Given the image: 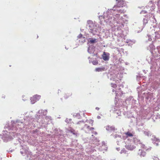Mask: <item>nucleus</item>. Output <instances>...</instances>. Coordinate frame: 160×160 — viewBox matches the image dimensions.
<instances>
[{"label": "nucleus", "mask_w": 160, "mask_h": 160, "mask_svg": "<svg viewBox=\"0 0 160 160\" xmlns=\"http://www.w3.org/2000/svg\"><path fill=\"white\" fill-rule=\"evenodd\" d=\"M112 59L114 61H116L117 59V58L116 55H113L112 56Z\"/></svg>", "instance_id": "obj_35"}, {"label": "nucleus", "mask_w": 160, "mask_h": 160, "mask_svg": "<svg viewBox=\"0 0 160 160\" xmlns=\"http://www.w3.org/2000/svg\"><path fill=\"white\" fill-rule=\"evenodd\" d=\"M59 136H60L62 135V133L59 134Z\"/></svg>", "instance_id": "obj_64"}, {"label": "nucleus", "mask_w": 160, "mask_h": 160, "mask_svg": "<svg viewBox=\"0 0 160 160\" xmlns=\"http://www.w3.org/2000/svg\"><path fill=\"white\" fill-rule=\"evenodd\" d=\"M47 112L46 110H39L35 116V118H32L31 115L26 116L23 118L24 123L29 128L35 127L38 123L41 126H44L46 123L45 118L47 120L51 119V117L46 116Z\"/></svg>", "instance_id": "obj_1"}, {"label": "nucleus", "mask_w": 160, "mask_h": 160, "mask_svg": "<svg viewBox=\"0 0 160 160\" xmlns=\"http://www.w3.org/2000/svg\"><path fill=\"white\" fill-rule=\"evenodd\" d=\"M89 129L91 130L92 129H94V128H92V127H91V128H89Z\"/></svg>", "instance_id": "obj_53"}, {"label": "nucleus", "mask_w": 160, "mask_h": 160, "mask_svg": "<svg viewBox=\"0 0 160 160\" xmlns=\"http://www.w3.org/2000/svg\"><path fill=\"white\" fill-rule=\"evenodd\" d=\"M105 69L104 68H97L95 69V71L96 72H102V71H104Z\"/></svg>", "instance_id": "obj_30"}, {"label": "nucleus", "mask_w": 160, "mask_h": 160, "mask_svg": "<svg viewBox=\"0 0 160 160\" xmlns=\"http://www.w3.org/2000/svg\"><path fill=\"white\" fill-rule=\"evenodd\" d=\"M65 121V122L67 123H71L72 122V120L71 119L66 118Z\"/></svg>", "instance_id": "obj_33"}, {"label": "nucleus", "mask_w": 160, "mask_h": 160, "mask_svg": "<svg viewBox=\"0 0 160 160\" xmlns=\"http://www.w3.org/2000/svg\"><path fill=\"white\" fill-rule=\"evenodd\" d=\"M96 151L95 149H93L91 150V152H93L94 151Z\"/></svg>", "instance_id": "obj_50"}, {"label": "nucleus", "mask_w": 160, "mask_h": 160, "mask_svg": "<svg viewBox=\"0 0 160 160\" xmlns=\"http://www.w3.org/2000/svg\"><path fill=\"white\" fill-rule=\"evenodd\" d=\"M80 39L79 40V43L82 44L86 40L85 39V37H83L81 39Z\"/></svg>", "instance_id": "obj_32"}, {"label": "nucleus", "mask_w": 160, "mask_h": 160, "mask_svg": "<svg viewBox=\"0 0 160 160\" xmlns=\"http://www.w3.org/2000/svg\"><path fill=\"white\" fill-rule=\"evenodd\" d=\"M117 150L118 151H119L120 150V148H117Z\"/></svg>", "instance_id": "obj_60"}, {"label": "nucleus", "mask_w": 160, "mask_h": 160, "mask_svg": "<svg viewBox=\"0 0 160 160\" xmlns=\"http://www.w3.org/2000/svg\"><path fill=\"white\" fill-rule=\"evenodd\" d=\"M91 122H92V124L93 122V120H91L90 123H91Z\"/></svg>", "instance_id": "obj_55"}, {"label": "nucleus", "mask_w": 160, "mask_h": 160, "mask_svg": "<svg viewBox=\"0 0 160 160\" xmlns=\"http://www.w3.org/2000/svg\"><path fill=\"white\" fill-rule=\"evenodd\" d=\"M13 151H14V149H11V148H10L8 150H7V151L8 153H9V152H12Z\"/></svg>", "instance_id": "obj_42"}, {"label": "nucleus", "mask_w": 160, "mask_h": 160, "mask_svg": "<svg viewBox=\"0 0 160 160\" xmlns=\"http://www.w3.org/2000/svg\"><path fill=\"white\" fill-rule=\"evenodd\" d=\"M97 118L98 119H100L101 118V117L99 116H98L97 117Z\"/></svg>", "instance_id": "obj_52"}, {"label": "nucleus", "mask_w": 160, "mask_h": 160, "mask_svg": "<svg viewBox=\"0 0 160 160\" xmlns=\"http://www.w3.org/2000/svg\"><path fill=\"white\" fill-rule=\"evenodd\" d=\"M123 16H124V17H126V18H128V17L127 16V15L126 14H124L123 15Z\"/></svg>", "instance_id": "obj_49"}, {"label": "nucleus", "mask_w": 160, "mask_h": 160, "mask_svg": "<svg viewBox=\"0 0 160 160\" xmlns=\"http://www.w3.org/2000/svg\"><path fill=\"white\" fill-rule=\"evenodd\" d=\"M158 6L160 7V0H159L158 2Z\"/></svg>", "instance_id": "obj_47"}, {"label": "nucleus", "mask_w": 160, "mask_h": 160, "mask_svg": "<svg viewBox=\"0 0 160 160\" xmlns=\"http://www.w3.org/2000/svg\"><path fill=\"white\" fill-rule=\"evenodd\" d=\"M89 46L88 51L89 53L92 54V56H94L96 55V54L94 53L95 50V47L92 45H88Z\"/></svg>", "instance_id": "obj_10"}, {"label": "nucleus", "mask_w": 160, "mask_h": 160, "mask_svg": "<svg viewBox=\"0 0 160 160\" xmlns=\"http://www.w3.org/2000/svg\"><path fill=\"white\" fill-rule=\"evenodd\" d=\"M64 97L65 99H67L68 98V97H67V96H64Z\"/></svg>", "instance_id": "obj_56"}, {"label": "nucleus", "mask_w": 160, "mask_h": 160, "mask_svg": "<svg viewBox=\"0 0 160 160\" xmlns=\"http://www.w3.org/2000/svg\"><path fill=\"white\" fill-rule=\"evenodd\" d=\"M147 13V12L145 10H142L141 11V13Z\"/></svg>", "instance_id": "obj_46"}, {"label": "nucleus", "mask_w": 160, "mask_h": 160, "mask_svg": "<svg viewBox=\"0 0 160 160\" xmlns=\"http://www.w3.org/2000/svg\"><path fill=\"white\" fill-rule=\"evenodd\" d=\"M18 138V140L17 141L16 143H15V144H18V142L20 144V152L23 156L27 155V156L26 157V159H28V158L29 157V155H31V152L29 151V149L28 147L25 145L23 143H22L21 140V139Z\"/></svg>", "instance_id": "obj_5"}, {"label": "nucleus", "mask_w": 160, "mask_h": 160, "mask_svg": "<svg viewBox=\"0 0 160 160\" xmlns=\"http://www.w3.org/2000/svg\"><path fill=\"white\" fill-rule=\"evenodd\" d=\"M148 40L150 41L152 40V37L150 35H148Z\"/></svg>", "instance_id": "obj_40"}, {"label": "nucleus", "mask_w": 160, "mask_h": 160, "mask_svg": "<svg viewBox=\"0 0 160 160\" xmlns=\"http://www.w3.org/2000/svg\"><path fill=\"white\" fill-rule=\"evenodd\" d=\"M123 153H126V151L125 150V149H123L120 152V153L121 154Z\"/></svg>", "instance_id": "obj_45"}, {"label": "nucleus", "mask_w": 160, "mask_h": 160, "mask_svg": "<svg viewBox=\"0 0 160 160\" xmlns=\"http://www.w3.org/2000/svg\"><path fill=\"white\" fill-rule=\"evenodd\" d=\"M139 145H140L142 148L146 150V151H149L150 150L151 148V147H149V148H147L145 146V145L144 144H142L141 142L139 144Z\"/></svg>", "instance_id": "obj_25"}, {"label": "nucleus", "mask_w": 160, "mask_h": 160, "mask_svg": "<svg viewBox=\"0 0 160 160\" xmlns=\"http://www.w3.org/2000/svg\"><path fill=\"white\" fill-rule=\"evenodd\" d=\"M97 42V39L96 38H89L88 42V45H90L91 44H93Z\"/></svg>", "instance_id": "obj_14"}, {"label": "nucleus", "mask_w": 160, "mask_h": 160, "mask_svg": "<svg viewBox=\"0 0 160 160\" xmlns=\"http://www.w3.org/2000/svg\"><path fill=\"white\" fill-rule=\"evenodd\" d=\"M27 114V112H25L23 114V115H26V114Z\"/></svg>", "instance_id": "obj_58"}, {"label": "nucleus", "mask_w": 160, "mask_h": 160, "mask_svg": "<svg viewBox=\"0 0 160 160\" xmlns=\"http://www.w3.org/2000/svg\"><path fill=\"white\" fill-rule=\"evenodd\" d=\"M155 35L154 37H153V40L158 39L160 38V31L155 32Z\"/></svg>", "instance_id": "obj_21"}, {"label": "nucleus", "mask_w": 160, "mask_h": 160, "mask_svg": "<svg viewBox=\"0 0 160 160\" xmlns=\"http://www.w3.org/2000/svg\"><path fill=\"white\" fill-rule=\"evenodd\" d=\"M55 131H58V129L57 128H55Z\"/></svg>", "instance_id": "obj_57"}, {"label": "nucleus", "mask_w": 160, "mask_h": 160, "mask_svg": "<svg viewBox=\"0 0 160 160\" xmlns=\"http://www.w3.org/2000/svg\"><path fill=\"white\" fill-rule=\"evenodd\" d=\"M0 160H2V157L0 156Z\"/></svg>", "instance_id": "obj_61"}, {"label": "nucleus", "mask_w": 160, "mask_h": 160, "mask_svg": "<svg viewBox=\"0 0 160 160\" xmlns=\"http://www.w3.org/2000/svg\"><path fill=\"white\" fill-rule=\"evenodd\" d=\"M29 156L30 157V158H29V160H40L38 158H36L35 156H31V155Z\"/></svg>", "instance_id": "obj_29"}, {"label": "nucleus", "mask_w": 160, "mask_h": 160, "mask_svg": "<svg viewBox=\"0 0 160 160\" xmlns=\"http://www.w3.org/2000/svg\"><path fill=\"white\" fill-rule=\"evenodd\" d=\"M142 100L145 98L146 101H148L149 102H152L154 99V98L153 96V94L150 92H144L142 93Z\"/></svg>", "instance_id": "obj_7"}, {"label": "nucleus", "mask_w": 160, "mask_h": 160, "mask_svg": "<svg viewBox=\"0 0 160 160\" xmlns=\"http://www.w3.org/2000/svg\"><path fill=\"white\" fill-rule=\"evenodd\" d=\"M70 132L72 133L73 135H75L76 136H77L78 135V133L73 129H71L70 130Z\"/></svg>", "instance_id": "obj_31"}, {"label": "nucleus", "mask_w": 160, "mask_h": 160, "mask_svg": "<svg viewBox=\"0 0 160 160\" xmlns=\"http://www.w3.org/2000/svg\"><path fill=\"white\" fill-rule=\"evenodd\" d=\"M143 72H144L145 73H146V70H143Z\"/></svg>", "instance_id": "obj_59"}, {"label": "nucleus", "mask_w": 160, "mask_h": 160, "mask_svg": "<svg viewBox=\"0 0 160 160\" xmlns=\"http://www.w3.org/2000/svg\"><path fill=\"white\" fill-rule=\"evenodd\" d=\"M150 48H151V49H153L154 48V45L153 44H150L149 46Z\"/></svg>", "instance_id": "obj_44"}, {"label": "nucleus", "mask_w": 160, "mask_h": 160, "mask_svg": "<svg viewBox=\"0 0 160 160\" xmlns=\"http://www.w3.org/2000/svg\"><path fill=\"white\" fill-rule=\"evenodd\" d=\"M102 145H105V142L104 141L102 142Z\"/></svg>", "instance_id": "obj_51"}, {"label": "nucleus", "mask_w": 160, "mask_h": 160, "mask_svg": "<svg viewBox=\"0 0 160 160\" xmlns=\"http://www.w3.org/2000/svg\"><path fill=\"white\" fill-rule=\"evenodd\" d=\"M31 132L32 134L38 135L40 133V132L38 130L36 129L35 130L31 131Z\"/></svg>", "instance_id": "obj_28"}, {"label": "nucleus", "mask_w": 160, "mask_h": 160, "mask_svg": "<svg viewBox=\"0 0 160 160\" xmlns=\"http://www.w3.org/2000/svg\"><path fill=\"white\" fill-rule=\"evenodd\" d=\"M121 7L114 5L112 9H108L106 12H104L103 15H99L98 18L100 23H101V22L102 19L104 20L107 24L111 26L116 23L117 24L121 23L119 20L122 19V17H120L118 13L124 12V10L120 9Z\"/></svg>", "instance_id": "obj_2"}, {"label": "nucleus", "mask_w": 160, "mask_h": 160, "mask_svg": "<svg viewBox=\"0 0 160 160\" xmlns=\"http://www.w3.org/2000/svg\"><path fill=\"white\" fill-rule=\"evenodd\" d=\"M150 69L151 71L149 75V80L152 82V88L156 89L160 86V73L158 75V72L155 70V67L152 66L150 67Z\"/></svg>", "instance_id": "obj_4"}, {"label": "nucleus", "mask_w": 160, "mask_h": 160, "mask_svg": "<svg viewBox=\"0 0 160 160\" xmlns=\"http://www.w3.org/2000/svg\"><path fill=\"white\" fill-rule=\"evenodd\" d=\"M29 137L28 136H26L25 135H23L22 136V140H20L22 142L24 143L25 141L28 142L29 139Z\"/></svg>", "instance_id": "obj_19"}, {"label": "nucleus", "mask_w": 160, "mask_h": 160, "mask_svg": "<svg viewBox=\"0 0 160 160\" xmlns=\"http://www.w3.org/2000/svg\"><path fill=\"white\" fill-rule=\"evenodd\" d=\"M110 54L107 52H103L102 55V58L103 60L105 61H108L109 59Z\"/></svg>", "instance_id": "obj_13"}, {"label": "nucleus", "mask_w": 160, "mask_h": 160, "mask_svg": "<svg viewBox=\"0 0 160 160\" xmlns=\"http://www.w3.org/2000/svg\"><path fill=\"white\" fill-rule=\"evenodd\" d=\"M146 153L144 151H141L140 154L141 157H144L146 155Z\"/></svg>", "instance_id": "obj_34"}, {"label": "nucleus", "mask_w": 160, "mask_h": 160, "mask_svg": "<svg viewBox=\"0 0 160 160\" xmlns=\"http://www.w3.org/2000/svg\"><path fill=\"white\" fill-rule=\"evenodd\" d=\"M41 97V96L36 94L31 97L30 99L31 104H33L35 103Z\"/></svg>", "instance_id": "obj_11"}, {"label": "nucleus", "mask_w": 160, "mask_h": 160, "mask_svg": "<svg viewBox=\"0 0 160 160\" xmlns=\"http://www.w3.org/2000/svg\"><path fill=\"white\" fill-rule=\"evenodd\" d=\"M117 5L118 7H123L124 4V2L122 0H116Z\"/></svg>", "instance_id": "obj_18"}, {"label": "nucleus", "mask_w": 160, "mask_h": 160, "mask_svg": "<svg viewBox=\"0 0 160 160\" xmlns=\"http://www.w3.org/2000/svg\"><path fill=\"white\" fill-rule=\"evenodd\" d=\"M87 28L88 29L90 32L93 35L97 34L99 32V29L98 25L95 23H93L91 20L87 21V24L86 25Z\"/></svg>", "instance_id": "obj_6"}, {"label": "nucleus", "mask_w": 160, "mask_h": 160, "mask_svg": "<svg viewBox=\"0 0 160 160\" xmlns=\"http://www.w3.org/2000/svg\"><path fill=\"white\" fill-rule=\"evenodd\" d=\"M126 134L128 136L131 137L133 136L132 134L129 132L126 133Z\"/></svg>", "instance_id": "obj_37"}, {"label": "nucleus", "mask_w": 160, "mask_h": 160, "mask_svg": "<svg viewBox=\"0 0 160 160\" xmlns=\"http://www.w3.org/2000/svg\"><path fill=\"white\" fill-rule=\"evenodd\" d=\"M144 133L145 135L147 136H149V135L150 134V133L149 132L146 131H144Z\"/></svg>", "instance_id": "obj_41"}, {"label": "nucleus", "mask_w": 160, "mask_h": 160, "mask_svg": "<svg viewBox=\"0 0 160 160\" xmlns=\"http://www.w3.org/2000/svg\"><path fill=\"white\" fill-rule=\"evenodd\" d=\"M77 124H79L81 126H84L83 127L81 128V129L82 130H84L85 128L89 129L90 128V127L88 126L86 124H85L84 123V122L83 120H82L81 121H79L77 123Z\"/></svg>", "instance_id": "obj_12"}, {"label": "nucleus", "mask_w": 160, "mask_h": 160, "mask_svg": "<svg viewBox=\"0 0 160 160\" xmlns=\"http://www.w3.org/2000/svg\"><path fill=\"white\" fill-rule=\"evenodd\" d=\"M111 85L112 87H113V88H115L117 87V85H116V84L112 82L111 83Z\"/></svg>", "instance_id": "obj_39"}, {"label": "nucleus", "mask_w": 160, "mask_h": 160, "mask_svg": "<svg viewBox=\"0 0 160 160\" xmlns=\"http://www.w3.org/2000/svg\"><path fill=\"white\" fill-rule=\"evenodd\" d=\"M106 129L108 132L114 131L115 130H117L114 126H110L108 125L106 126Z\"/></svg>", "instance_id": "obj_16"}, {"label": "nucleus", "mask_w": 160, "mask_h": 160, "mask_svg": "<svg viewBox=\"0 0 160 160\" xmlns=\"http://www.w3.org/2000/svg\"><path fill=\"white\" fill-rule=\"evenodd\" d=\"M160 118V114H158L157 115L156 118Z\"/></svg>", "instance_id": "obj_48"}, {"label": "nucleus", "mask_w": 160, "mask_h": 160, "mask_svg": "<svg viewBox=\"0 0 160 160\" xmlns=\"http://www.w3.org/2000/svg\"><path fill=\"white\" fill-rule=\"evenodd\" d=\"M117 90H118V89H117ZM115 92L116 96H120L123 94L121 90V88H120L118 89V91L117 90L115 91Z\"/></svg>", "instance_id": "obj_23"}, {"label": "nucleus", "mask_w": 160, "mask_h": 160, "mask_svg": "<svg viewBox=\"0 0 160 160\" xmlns=\"http://www.w3.org/2000/svg\"><path fill=\"white\" fill-rule=\"evenodd\" d=\"M22 125L23 128H26L25 127L27 126L25 125L24 123V121H23L22 120L21 121L18 120L16 122L12 121L11 126H8V129L13 131H16V132L4 131L3 133V137H2L3 141L4 142H7L12 140L16 136L17 137L19 136V134H20V133H18V132H21L22 130V127H19L18 126Z\"/></svg>", "instance_id": "obj_3"}, {"label": "nucleus", "mask_w": 160, "mask_h": 160, "mask_svg": "<svg viewBox=\"0 0 160 160\" xmlns=\"http://www.w3.org/2000/svg\"><path fill=\"white\" fill-rule=\"evenodd\" d=\"M77 37L81 39L83 37H82V35L80 33L78 36Z\"/></svg>", "instance_id": "obj_43"}, {"label": "nucleus", "mask_w": 160, "mask_h": 160, "mask_svg": "<svg viewBox=\"0 0 160 160\" xmlns=\"http://www.w3.org/2000/svg\"><path fill=\"white\" fill-rule=\"evenodd\" d=\"M133 142L136 144H139L141 143L140 140L137 138H133Z\"/></svg>", "instance_id": "obj_24"}, {"label": "nucleus", "mask_w": 160, "mask_h": 160, "mask_svg": "<svg viewBox=\"0 0 160 160\" xmlns=\"http://www.w3.org/2000/svg\"><path fill=\"white\" fill-rule=\"evenodd\" d=\"M83 116H85V113H83Z\"/></svg>", "instance_id": "obj_62"}, {"label": "nucleus", "mask_w": 160, "mask_h": 160, "mask_svg": "<svg viewBox=\"0 0 160 160\" xmlns=\"http://www.w3.org/2000/svg\"><path fill=\"white\" fill-rule=\"evenodd\" d=\"M125 147L127 149L129 150H132L136 148V147L132 145H126Z\"/></svg>", "instance_id": "obj_20"}, {"label": "nucleus", "mask_w": 160, "mask_h": 160, "mask_svg": "<svg viewBox=\"0 0 160 160\" xmlns=\"http://www.w3.org/2000/svg\"><path fill=\"white\" fill-rule=\"evenodd\" d=\"M148 18H147V17L144 18H143V26L142 28H143L145 26L146 24L148 23Z\"/></svg>", "instance_id": "obj_26"}, {"label": "nucleus", "mask_w": 160, "mask_h": 160, "mask_svg": "<svg viewBox=\"0 0 160 160\" xmlns=\"http://www.w3.org/2000/svg\"><path fill=\"white\" fill-rule=\"evenodd\" d=\"M73 115V116H75L76 117H77L78 118H80V115L79 113H74Z\"/></svg>", "instance_id": "obj_36"}, {"label": "nucleus", "mask_w": 160, "mask_h": 160, "mask_svg": "<svg viewBox=\"0 0 160 160\" xmlns=\"http://www.w3.org/2000/svg\"><path fill=\"white\" fill-rule=\"evenodd\" d=\"M96 109L97 110H99V108H98V107H96Z\"/></svg>", "instance_id": "obj_54"}, {"label": "nucleus", "mask_w": 160, "mask_h": 160, "mask_svg": "<svg viewBox=\"0 0 160 160\" xmlns=\"http://www.w3.org/2000/svg\"><path fill=\"white\" fill-rule=\"evenodd\" d=\"M113 112L114 113H116L119 116H120L121 114V111L119 110L118 109V108L115 106L114 108Z\"/></svg>", "instance_id": "obj_22"}, {"label": "nucleus", "mask_w": 160, "mask_h": 160, "mask_svg": "<svg viewBox=\"0 0 160 160\" xmlns=\"http://www.w3.org/2000/svg\"><path fill=\"white\" fill-rule=\"evenodd\" d=\"M125 102L127 105H133L137 104V101L134 99L132 96L127 97L125 100Z\"/></svg>", "instance_id": "obj_9"}, {"label": "nucleus", "mask_w": 160, "mask_h": 160, "mask_svg": "<svg viewBox=\"0 0 160 160\" xmlns=\"http://www.w3.org/2000/svg\"><path fill=\"white\" fill-rule=\"evenodd\" d=\"M153 144H156L157 146L158 145V143L160 142V140L157 138L155 136H152V138H151Z\"/></svg>", "instance_id": "obj_15"}, {"label": "nucleus", "mask_w": 160, "mask_h": 160, "mask_svg": "<svg viewBox=\"0 0 160 160\" xmlns=\"http://www.w3.org/2000/svg\"><path fill=\"white\" fill-rule=\"evenodd\" d=\"M107 76L108 79L113 81H115L116 82L118 81V80H121V77H120V75L118 73L112 74L111 73H109L107 74Z\"/></svg>", "instance_id": "obj_8"}, {"label": "nucleus", "mask_w": 160, "mask_h": 160, "mask_svg": "<svg viewBox=\"0 0 160 160\" xmlns=\"http://www.w3.org/2000/svg\"><path fill=\"white\" fill-rule=\"evenodd\" d=\"M148 7L150 8V10L152 11H153L155 8V5L152 3V1H150L148 4Z\"/></svg>", "instance_id": "obj_17"}, {"label": "nucleus", "mask_w": 160, "mask_h": 160, "mask_svg": "<svg viewBox=\"0 0 160 160\" xmlns=\"http://www.w3.org/2000/svg\"><path fill=\"white\" fill-rule=\"evenodd\" d=\"M111 136H112L114 138H118L119 139H118V140H121V136L120 135L117 134H111Z\"/></svg>", "instance_id": "obj_27"}, {"label": "nucleus", "mask_w": 160, "mask_h": 160, "mask_svg": "<svg viewBox=\"0 0 160 160\" xmlns=\"http://www.w3.org/2000/svg\"><path fill=\"white\" fill-rule=\"evenodd\" d=\"M83 30V29H81V31H82Z\"/></svg>", "instance_id": "obj_63"}, {"label": "nucleus", "mask_w": 160, "mask_h": 160, "mask_svg": "<svg viewBox=\"0 0 160 160\" xmlns=\"http://www.w3.org/2000/svg\"><path fill=\"white\" fill-rule=\"evenodd\" d=\"M98 62L97 60H93L92 62V63L94 65H96L98 64Z\"/></svg>", "instance_id": "obj_38"}]
</instances>
